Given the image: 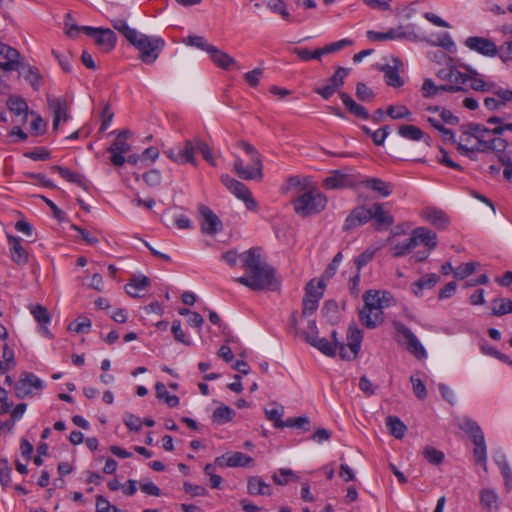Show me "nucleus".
Segmentation results:
<instances>
[{"instance_id": "obj_37", "label": "nucleus", "mask_w": 512, "mask_h": 512, "mask_svg": "<svg viewBox=\"0 0 512 512\" xmlns=\"http://www.w3.org/2000/svg\"><path fill=\"white\" fill-rule=\"evenodd\" d=\"M452 86L435 85L431 79H425L421 88V92L424 98H430L437 95L440 92H447V90H453Z\"/></svg>"}, {"instance_id": "obj_21", "label": "nucleus", "mask_w": 512, "mask_h": 512, "mask_svg": "<svg viewBox=\"0 0 512 512\" xmlns=\"http://www.w3.org/2000/svg\"><path fill=\"white\" fill-rule=\"evenodd\" d=\"M48 105L49 108L53 112V130H58L59 123L61 120L67 121L68 114H67V104L66 101L59 98H48Z\"/></svg>"}, {"instance_id": "obj_54", "label": "nucleus", "mask_w": 512, "mask_h": 512, "mask_svg": "<svg viewBox=\"0 0 512 512\" xmlns=\"http://www.w3.org/2000/svg\"><path fill=\"white\" fill-rule=\"evenodd\" d=\"M350 45H352L351 40L341 39L339 41L330 43V44L324 46L323 48H318L319 53H320V58L325 54L337 52V51L341 50L342 48H344L346 46H350Z\"/></svg>"}, {"instance_id": "obj_32", "label": "nucleus", "mask_w": 512, "mask_h": 512, "mask_svg": "<svg viewBox=\"0 0 512 512\" xmlns=\"http://www.w3.org/2000/svg\"><path fill=\"white\" fill-rule=\"evenodd\" d=\"M9 110L15 115H23V122L27 121L28 105L26 101L18 96H10L7 101Z\"/></svg>"}, {"instance_id": "obj_28", "label": "nucleus", "mask_w": 512, "mask_h": 512, "mask_svg": "<svg viewBox=\"0 0 512 512\" xmlns=\"http://www.w3.org/2000/svg\"><path fill=\"white\" fill-rule=\"evenodd\" d=\"M362 184L383 197H387L392 193V184L380 178H367L362 181Z\"/></svg>"}, {"instance_id": "obj_62", "label": "nucleus", "mask_w": 512, "mask_h": 512, "mask_svg": "<svg viewBox=\"0 0 512 512\" xmlns=\"http://www.w3.org/2000/svg\"><path fill=\"white\" fill-rule=\"evenodd\" d=\"M292 51L302 61H310L312 59L320 60V53H319L318 49H316L315 51L312 52V51L308 50L307 48L295 47V48H293Z\"/></svg>"}, {"instance_id": "obj_36", "label": "nucleus", "mask_w": 512, "mask_h": 512, "mask_svg": "<svg viewBox=\"0 0 512 512\" xmlns=\"http://www.w3.org/2000/svg\"><path fill=\"white\" fill-rule=\"evenodd\" d=\"M252 462L253 459L242 452L227 453L226 466L228 467H248Z\"/></svg>"}, {"instance_id": "obj_31", "label": "nucleus", "mask_w": 512, "mask_h": 512, "mask_svg": "<svg viewBox=\"0 0 512 512\" xmlns=\"http://www.w3.org/2000/svg\"><path fill=\"white\" fill-rule=\"evenodd\" d=\"M197 151L196 138L185 140L183 148L179 151L181 163H191L196 165L195 152Z\"/></svg>"}, {"instance_id": "obj_16", "label": "nucleus", "mask_w": 512, "mask_h": 512, "mask_svg": "<svg viewBox=\"0 0 512 512\" xmlns=\"http://www.w3.org/2000/svg\"><path fill=\"white\" fill-rule=\"evenodd\" d=\"M415 246L423 245L425 249L434 250L437 246V235L426 227L415 228L411 232Z\"/></svg>"}, {"instance_id": "obj_58", "label": "nucleus", "mask_w": 512, "mask_h": 512, "mask_svg": "<svg viewBox=\"0 0 512 512\" xmlns=\"http://www.w3.org/2000/svg\"><path fill=\"white\" fill-rule=\"evenodd\" d=\"M196 145H197V151H199L202 154L203 158L209 164H211L212 166H215L216 162L214 160L212 150L208 146V144L206 142H204L202 139L196 138Z\"/></svg>"}, {"instance_id": "obj_49", "label": "nucleus", "mask_w": 512, "mask_h": 512, "mask_svg": "<svg viewBox=\"0 0 512 512\" xmlns=\"http://www.w3.org/2000/svg\"><path fill=\"white\" fill-rule=\"evenodd\" d=\"M325 290V283L323 279H320L316 282V279H311L306 287H305V296H310V298H313V296H316L320 292V299L323 296Z\"/></svg>"}, {"instance_id": "obj_30", "label": "nucleus", "mask_w": 512, "mask_h": 512, "mask_svg": "<svg viewBox=\"0 0 512 512\" xmlns=\"http://www.w3.org/2000/svg\"><path fill=\"white\" fill-rule=\"evenodd\" d=\"M247 489H248V493L253 496H255V495L269 496L272 494V489H271L270 485L265 483L263 481V479L259 476L251 477L248 480Z\"/></svg>"}, {"instance_id": "obj_34", "label": "nucleus", "mask_w": 512, "mask_h": 512, "mask_svg": "<svg viewBox=\"0 0 512 512\" xmlns=\"http://www.w3.org/2000/svg\"><path fill=\"white\" fill-rule=\"evenodd\" d=\"M349 185V177L339 171H335L331 176L324 180V186L327 189H339Z\"/></svg>"}, {"instance_id": "obj_11", "label": "nucleus", "mask_w": 512, "mask_h": 512, "mask_svg": "<svg viewBox=\"0 0 512 512\" xmlns=\"http://www.w3.org/2000/svg\"><path fill=\"white\" fill-rule=\"evenodd\" d=\"M348 73V68L338 67L329 79V83L325 86L315 88L314 92L319 94L323 99L328 100L344 85V80Z\"/></svg>"}, {"instance_id": "obj_15", "label": "nucleus", "mask_w": 512, "mask_h": 512, "mask_svg": "<svg viewBox=\"0 0 512 512\" xmlns=\"http://www.w3.org/2000/svg\"><path fill=\"white\" fill-rule=\"evenodd\" d=\"M371 220V207L358 206L354 208L345 219L343 229L345 231L352 230Z\"/></svg>"}, {"instance_id": "obj_1", "label": "nucleus", "mask_w": 512, "mask_h": 512, "mask_svg": "<svg viewBox=\"0 0 512 512\" xmlns=\"http://www.w3.org/2000/svg\"><path fill=\"white\" fill-rule=\"evenodd\" d=\"M247 275L235 278V282L253 291L274 290L276 288L275 270L266 263L259 248H251L240 254Z\"/></svg>"}, {"instance_id": "obj_53", "label": "nucleus", "mask_w": 512, "mask_h": 512, "mask_svg": "<svg viewBox=\"0 0 512 512\" xmlns=\"http://www.w3.org/2000/svg\"><path fill=\"white\" fill-rule=\"evenodd\" d=\"M319 300L320 292L316 296H313V298H310V296H304L302 303V315L308 316L314 313L318 308Z\"/></svg>"}, {"instance_id": "obj_55", "label": "nucleus", "mask_w": 512, "mask_h": 512, "mask_svg": "<svg viewBox=\"0 0 512 512\" xmlns=\"http://www.w3.org/2000/svg\"><path fill=\"white\" fill-rule=\"evenodd\" d=\"M184 43L189 46L197 47L203 51H206L207 53L211 50L213 47L212 44H209L204 37L202 36H196V35H190L185 40Z\"/></svg>"}, {"instance_id": "obj_43", "label": "nucleus", "mask_w": 512, "mask_h": 512, "mask_svg": "<svg viewBox=\"0 0 512 512\" xmlns=\"http://www.w3.org/2000/svg\"><path fill=\"white\" fill-rule=\"evenodd\" d=\"M386 113L392 119H406L408 121H412V113L404 105H389L387 107Z\"/></svg>"}, {"instance_id": "obj_50", "label": "nucleus", "mask_w": 512, "mask_h": 512, "mask_svg": "<svg viewBox=\"0 0 512 512\" xmlns=\"http://www.w3.org/2000/svg\"><path fill=\"white\" fill-rule=\"evenodd\" d=\"M423 456L430 464L433 465H439L444 460V453L430 446L424 448Z\"/></svg>"}, {"instance_id": "obj_39", "label": "nucleus", "mask_w": 512, "mask_h": 512, "mask_svg": "<svg viewBox=\"0 0 512 512\" xmlns=\"http://www.w3.org/2000/svg\"><path fill=\"white\" fill-rule=\"evenodd\" d=\"M156 396L170 407H176L179 404V398L176 395H170L166 389V386L162 382L155 384Z\"/></svg>"}, {"instance_id": "obj_20", "label": "nucleus", "mask_w": 512, "mask_h": 512, "mask_svg": "<svg viewBox=\"0 0 512 512\" xmlns=\"http://www.w3.org/2000/svg\"><path fill=\"white\" fill-rule=\"evenodd\" d=\"M458 427L469 436L473 443L485 440L481 427L469 417L459 419Z\"/></svg>"}, {"instance_id": "obj_27", "label": "nucleus", "mask_w": 512, "mask_h": 512, "mask_svg": "<svg viewBox=\"0 0 512 512\" xmlns=\"http://www.w3.org/2000/svg\"><path fill=\"white\" fill-rule=\"evenodd\" d=\"M308 344L328 357L335 356L337 349L339 350V343L333 344L327 339L320 337H308Z\"/></svg>"}, {"instance_id": "obj_56", "label": "nucleus", "mask_w": 512, "mask_h": 512, "mask_svg": "<svg viewBox=\"0 0 512 512\" xmlns=\"http://www.w3.org/2000/svg\"><path fill=\"white\" fill-rule=\"evenodd\" d=\"M91 325L92 323L89 318L86 316H80L75 322L69 325L68 329L76 333H86L89 332Z\"/></svg>"}, {"instance_id": "obj_47", "label": "nucleus", "mask_w": 512, "mask_h": 512, "mask_svg": "<svg viewBox=\"0 0 512 512\" xmlns=\"http://www.w3.org/2000/svg\"><path fill=\"white\" fill-rule=\"evenodd\" d=\"M272 479L277 485H286L290 481L298 480V477L291 469L281 468L278 473L273 474Z\"/></svg>"}, {"instance_id": "obj_22", "label": "nucleus", "mask_w": 512, "mask_h": 512, "mask_svg": "<svg viewBox=\"0 0 512 512\" xmlns=\"http://www.w3.org/2000/svg\"><path fill=\"white\" fill-rule=\"evenodd\" d=\"M359 321L364 327L374 329L383 322V312L363 306L359 311Z\"/></svg>"}, {"instance_id": "obj_44", "label": "nucleus", "mask_w": 512, "mask_h": 512, "mask_svg": "<svg viewBox=\"0 0 512 512\" xmlns=\"http://www.w3.org/2000/svg\"><path fill=\"white\" fill-rule=\"evenodd\" d=\"M364 306L370 309L382 311L380 303V291L379 290H368L363 295Z\"/></svg>"}, {"instance_id": "obj_10", "label": "nucleus", "mask_w": 512, "mask_h": 512, "mask_svg": "<svg viewBox=\"0 0 512 512\" xmlns=\"http://www.w3.org/2000/svg\"><path fill=\"white\" fill-rule=\"evenodd\" d=\"M43 387V381L31 372H23L20 379L14 384L15 395L18 399L32 395V389L41 390Z\"/></svg>"}, {"instance_id": "obj_4", "label": "nucleus", "mask_w": 512, "mask_h": 512, "mask_svg": "<svg viewBox=\"0 0 512 512\" xmlns=\"http://www.w3.org/2000/svg\"><path fill=\"white\" fill-rule=\"evenodd\" d=\"M66 34L70 38L76 37V35L83 31L87 35L95 38V43L103 49L105 52H109L114 49L116 44V34L109 28H94L90 26H78L76 24L69 25L68 21L65 22Z\"/></svg>"}, {"instance_id": "obj_48", "label": "nucleus", "mask_w": 512, "mask_h": 512, "mask_svg": "<svg viewBox=\"0 0 512 512\" xmlns=\"http://www.w3.org/2000/svg\"><path fill=\"white\" fill-rule=\"evenodd\" d=\"M30 312L35 320L41 325H47L51 321V316L48 310L40 304L32 306L30 308Z\"/></svg>"}, {"instance_id": "obj_24", "label": "nucleus", "mask_w": 512, "mask_h": 512, "mask_svg": "<svg viewBox=\"0 0 512 512\" xmlns=\"http://www.w3.org/2000/svg\"><path fill=\"white\" fill-rule=\"evenodd\" d=\"M423 217L438 229H444L449 224L447 215L435 207L426 208L423 211Z\"/></svg>"}, {"instance_id": "obj_60", "label": "nucleus", "mask_w": 512, "mask_h": 512, "mask_svg": "<svg viewBox=\"0 0 512 512\" xmlns=\"http://www.w3.org/2000/svg\"><path fill=\"white\" fill-rule=\"evenodd\" d=\"M11 471L8 461L0 458V482L4 488L11 482Z\"/></svg>"}, {"instance_id": "obj_12", "label": "nucleus", "mask_w": 512, "mask_h": 512, "mask_svg": "<svg viewBox=\"0 0 512 512\" xmlns=\"http://www.w3.org/2000/svg\"><path fill=\"white\" fill-rule=\"evenodd\" d=\"M393 326L397 333L402 335L407 344V350L411 352L416 358H425L427 353L422 344L419 342L414 333L403 323L394 322Z\"/></svg>"}, {"instance_id": "obj_2", "label": "nucleus", "mask_w": 512, "mask_h": 512, "mask_svg": "<svg viewBox=\"0 0 512 512\" xmlns=\"http://www.w3.org/2000/svg\"><path fill=\"white\" fill-rule=\"evenodd\" d=\"M115 30L121 33L125 39L139 51V59L146 64L154 63L165 46L163 38L150 37L128 26L125 20L112 21Z\"/></svg>"}, {"instance_id": "obj_26", "label": "nucleus", "mask_w": 512, "mask_h": 512, "mask_svg": "<svg viewBox=\"0 0 512 512\" xmlns=\"http://www.w3.org/2000/svg\"><path fill=\"white\" fill-rule=\"evenodd\" d=\"M440 280L435 274H427L411 284V291L415 296H421L424 289H432Z\"/></svg>"}, {"instance_id": "obj_18", "label": "nucleus", "mask_w": 512, "mask_h": 512, "mask_svg": "<svg viewBox=\"0 0 512 512\" xmlns=\"http://www.w3.org/2000/svg\"><path fill=\"white\" fill-rule=\"evenodd\" d=\"M208 54L210 55V58L213 61V63L223 70H229L231 67L241 69L238 62L232 56L218 49L214 45L208 52Z\"/></svg>"}, {"instance_id": "obj_51", "label": "nucleus", "mask_w": 512, "mask_h": 512, "mask_svg": "<svg viewBox=\"0 0 512 512\" xmlns=\"http://www.w3.org/2000/svg\"><path fill=\"white\" fill-rule=\"evenodd\" d=\"M475 448L473 450V456L477 464L484 466L486 468V460H487V447L485 440L482 442L473 443Z\"/></svg>"}, {"instance_id": "obj_61", "label": "nucleus", "mask_w": 512, "mask_h": 512, "mask_svg": "<svg viewBox=\"0 0 512 512\" xmlns=\"http://www.w3.org/2000/svg\"><path fill=\"white\" fill-rule=\"evenodd\" d=\"M461 130L464 135L473 136L476 140L479 137L481 131L488 133V128L481 124L469 123L461 126Z\"/></svg>"}, {"instance_id": "obj_25", "label": "nucleus", "mask_w": 512, "mask_h": 512, "mask_svg": "<svg viewBox=\"0 0 512 512\" xmlns=\"http://www.w3.org/2000/svg\"><path fill=\"white\" fill-rule=\"evenodd\" d=\"M480 505L485 512H496L499 509V501L495 490L482 489L480 491Z\"/></svg>"}, {"instance_id": "obj_29", "label": "nucleus", "mask_w": 512, "mask_h": 512, "mask_svg": "<svg viewBox=\"0 0 512 512\" xmlns=\"http://www.w3.org/2000/svg\"><path fill=\"white\" fill-rule=\"evenodd\" d=\"M150 285V279L146 276L133 277L129 283L126 284V293L133 297H140L139 292L146 290Z\"/></svg>"}, {"instance_id": "obj_13", "label": "nucleus", "mask_w": 512, "mask_h": 512, "mask_svg": "<svg viewBox=\"0 0 512 512\" xmlns=\"http://www.w3.org/2000/svg\"><path fill=\"white\" fill-rule=\"evenodd\" d=\"M198 212L201 216V230L208 235H214L222 230L219 217L207 206L200 204Z\"/></svg>"}, {"instance_id": "obj_46", "label": "nucleus", "mask_w": 512, "mask_h": 512, "mask_svg": "<svg viewBox=\"0 0 512 512\" xmlns=\"http://www.w3.org/2000/svg\"><path fill=\"white\" fill-rule=\"evenodd\" d=\"M492 313L496 316L512 313V300L510 299H495L492 302Z\"/></svg>"}, {"instance_id": "obj_19", "label": "nucleus", "mask_w": 512, "mask_h": 512, "mask_svg": "<svg viewBox=\"0 0 512 512\" xmlns=\"http://www.w3.org/2000/svg\"><path fill=\"white\" fill-rule=\"evenodd\" d=\"M371 219L375 220L377 230L387 229L394 223L393 216L384 210L382 203L371 206Z\"/></svg>"}, {"instance_id": "obj_64", "label": "nucleus", "mask_w": 512, "mask_h": 512, "mask_svg": "<svg viewBox=\"0 0 512 512\" xmlns=\"http://www.w3.org/2000/svg\"><path fill=\"white\" fill-rule=\"evenodd\" d=\"M263 75L262 68H255L252 71H249L244 74V80L250 87H257L260 82V78Z\"/></svg>"}, {"instance_id": "obj_40", "label": "nucleus", "mask_w": 512, "mask_h": 512, "mask_svg": "<svg viewBox=\"0 0 512 512\" xmlns=\"http://www.w3.org/2000/svg\"><path fill=\"white\" fill-rule=\"evenodd\" d=\"M414 248H416L412 235L402 243H397L391 248V255L394 258H399L408 255Z\"/></svg>"}, {"instance_id": "obj_33", "label": "nucleus", "mask_w": 512, "mask_h": 512, "mask_svg": "<svg viewBox=\"0 0 512 512\" xmlns=\"http://www.w3.org/2000/svg\"><path fill=\"white\" fill-rule=\"evenodd\" d=\"M6 61L0 62V69L3 71H14L19 68V60L21 55L18 50L9 46L6 56Z\"/></svg>"}, {"instance_id": "obj_45", "label": "nucleus", "mask_w": 512, "mask_h": 512, "mask_svg": "<svg viewBox=\"0 0 512 512\" xmlns=\"http://www.w3.org/2000/svg\"><path fill=\"white\" fill-rule=\"evenodd\" d=\"M404 36V33H398L395 29L391 28L387 32H376V31H368L367 37L371 41H384V40H393L396 38H401Z\"/></svg>"}, {"instance_id": "obj_3", "label": "nucleus", "mask_w": 512, "mask_h": 512, "mask_svg": "<svg viewBox=\"0 0 512 512\" xmlns=\"http://www.w3.org/2000/svg\"><path fill=\"white\" fill-rule=\"evenodd\" d=\"M237 146L250 156V163L245 167L243 160L236 157L233 164L235 173L243 180H261L263 178V163L260 153L254 146L244 140L238 141Z\"/></svg>"}, {"instance_id": "obj_35", "label": "nucleus", "mask_w": 512, "mask_h": 512, "mask_svg": "<svg viewBox=\"0 0 512 512\" xmlns=\"http://www.w3.org/2000/svg\"><path fill=\"white\" fill-rule=\"evenodd\" d=\"M386 426L396 439H402L407 430L406 425L397 416H388Z\"/></svg>"}, {"instance_id": "obj_8", "label": "nucleus", "mask_w": 512, "mask_h": 512, "mask_svg": "<svg viewBox=\"0 0 512 512\" xmlns=\"http://www.w3.org/2000/svg\"><path fill=\"white\" fill-rule=\"evenodd\" d=\"M129 136L128 130L119 132L113 143L107 148V152L111 154L110 163L115 167H121L126 162L124 154L131 150V145L127 141Z\"/></svg>"}, {"instance_id": "obj_17", "label": "nucleus", "mask_w": 512, "mask_h": 512, "mask_svg": "<svg viewBox=\"0 0 512 512\" xmlns=\"http://www.w3.org/2000/svg\"><path fill=\"white\" fill-rule=\"evenodd\" d=\"M8 244L10 248L11 260L17 265H25L28 263V252L21 245L19 237L8 234Z\"/></svg>"}, {"instance_id": "obj_14", "label": "nucleus", "mask_w": 512, "mask_h": 512, "mask_svg": "<svg viewBox=\"0 0 512 512\" xmlns=\"http://www.w3.org/2000/svg\"><path fill=\"white\" fill-rule=\"evenodd\" d=\"M465 45L469 49L474 50L485 56L493 57L498 54V48L496 44L492 40L484 37H469L466 39Z\"/></svg>"}, {"instance_id": "obj_6", "label": "nucleus", "mask_w": 512, "mask_h": 512, "mask_svg": "<svg viewBox=\"0 0 512 512\" xmlns=\"http://www.w3.org/2000/svg\"><path fill=\"white\" fill-rule=\"evenodd\" d=\"M451 62V79L449 84L445 86H452L453 90H447L449 93L467 92L466 84L473 77L478 75V72L465 64L456 65L455 60L450 58Z\"/></svg>"}, {"instance_id": "obj_23", "label": "nucleus", "mask_w": 512, "mask_h": 512, "mask_svg": "<svg viewBox=\"0 0 512 512\" xmlns=\"http://www.w3.org/2000/svg\"><path fill=\"white\" fill-rule=\"evenodd\" d=\"M51 170L53 172L59 173V175L62 178H64L65 180H67L68 182L74 183L84 190L89 189V183L84 175H82L80 173L72 172L69 169L59 166V165L52 166Z\"/></svg>"}, {"instance_id": "obj_5", "label": "nucleus", "mask_w": 512, "mask_h": 512, "mask_svg": "<svg viewBox=\"0 0 512 512\" xmlns=\"http://www.w3.org/2000/svg\"><path fill=\"white\" fill-rule=\"evenodd\" d=\"M326 204V196L314 189L302 193L293 200L295 213L302 217L320 213L324 210Z\"/></svg>"}, {"instance_id": "obj_57", "label": "nucleus", "mask_w": 512, "mask_h": 512, "mask_svg": "<svg viewBox=\"0 0 512 512\" xmlns=\"http://www.w3.org/2000/svg\"><path fill=\"white\" fill-rule=\"evenodd\" d=\"M355 93L356 97L364 102H371L375 97L374 92L363 82L357 83Z\"/></svg>"}, {"instance_id": "obj_59", "label": "nucleus", "mask_w": 512, "mask_h": 512, "mask_svg": "<svg viewBox=\"0 0 512 512\" xmlns=\"http://www.w3.org/2000/svg\"><path fill=\"white\" fill-rule=\"evenodd\" d=\"M375 249L368 248L363 253H361L359 256H357L354 260V264L357 268V272H360V270L368 264L370 261H372Z\"/></svg>"}, {"instance_id": "obj_63", "label": "nucleus", "mask_w": 512, "mask_h": 512, "mask_svg": "<svg viewBox=\"0 0 512 512\" xmlns=\"http://www.w3.org/2000/svg\"><path fill=\"white\" fill-rule=\"evenodd\" d=\"M265 415L267 419L274 423V427L282 429L284 421L282 420L283 409H270L265 410Z\"/></svg>"}, {"instance_id": "obj_52", "label": "nucleus", "mask_w": 512, "mask_h": 512, "mask_svg": "<svg viewBox=\"0 0 512 512\" xmlns=\"http://www.w3.org/2000/svg\"><path fill=\"white\" fill-rule=\"evenodd\" d=\"M507 142L498 137H494L490 139L488 142L482 141V146L480 148V152H486V151H502L506 148Z\"/></svg>"}, {"instance_id": "obj_41", "label": "nucleus", "mask_w": 512, "mask_h": 512, "mask_svg": "<svg viewBox=\"0 0 512 512\" xmlns=\"http://www.w3.org/2000/svg\"><path fill=\"white\" fill-rule=\"evenodd\" d=\"M233 415L234 411L230 407L222 405L214 410L212 414V420L214 423L222 425L230 422L232 420Z\"/></svg>"}, {"instance_id": "obj_7", "label": "nucleus", "mask_w": 512, "mask_h": 512, "mask_svg": "<svg viewBox=\"0 0 512 512\" xmlns=\"http://www.w3.org/2000/svg\"><path fill=\"white\" fill-rule=\"evenodd\" d=\"M221 181L232 194L245 203L248 210L256 211L258 209L257 201L253 198L251 191L244 183L229 175H222Z\"/></svg>"}, {"instance_id": "obj_38", "label": "nucleus", "mask_w": 512, "mask_h": 512, "mask_svg": "<svg viewBox=\"0 0 512 512\" xmlns=\"http://www.w3.org/2000/svg\"><path fill=\"white\" fill-rule=\"evenodd\" d=\"M381 70L384 72L385 82L388 86L398 88L403 85V80L395 67L386 65L382 66Z\"/></svg>"}, {"instance_id": "obj_9", "label": "nucleus", "mask_w": 512, "mask_h": 512, "mask_svg": "<svg viewBox=\"0 0 512 512\" xmlns=\"http://www.w3.org/2000/svg\"><path fill=\"white\" fill-rule=\"evenodd\" d=\"M362 339V331L358 329L356 325H350L347 331V346L349 347L350 354L346 352V345L344 343H339L340 358L343 360L355 359L360 351Z\"/></svg>"}, {"instance_id": "obj_42", "label": "nucleus", "mask_w": 512, "mask_h": 512, "mask_svg": "<svg viewBox=\"0 0 512 512\" xmlns=\"http://www.w3.org/2000/svg\"><path fill=\"white\" fill-rule=\"evenodd\" d=\"M398 133L400 136L413 141H419L424 136V132L414 125H401L398 128Z\"/></svg>"}]
</instances>
